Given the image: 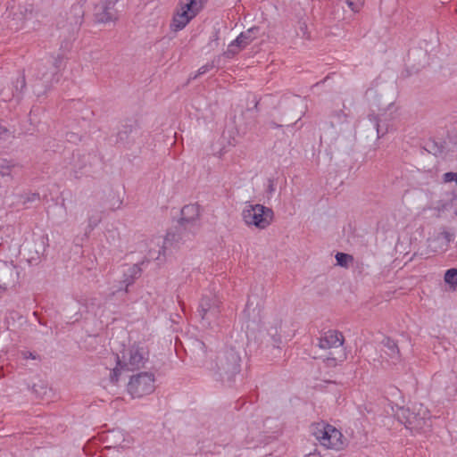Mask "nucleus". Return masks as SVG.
Instances as JSON below:
<instances>
[{
    "mask_svg": "<svg viewBox=\"0 0 457 457\" xmlns=\"http://www.w3.org/2000/svg\"><path fill=\"white\" fill-rule=\"evenodd\" d=\"M241 363L240 353L235 347H228L217 353L209 370L217 381L230 386L241 372Z\"/></svg>",
    "mask_w": 457,
    "mask_h": 457,
    "instance_id": "obj_1",
    "label": "nucleus"
},
{
    "mask_svg": "<svg viewBox=\"0 0 457 457\" xmlns=\"http://www.w3.org/2000/svg\"><path fill=\"white\" fill-rule=\"evenodd\" d=\"M114 360L116 367L110 370L109 375L112 383L118 382L123 370H135L145 368L149 360V351L144 345L134 344L123 349L121 355L115 354Z\"/></svg>",
    "mask_w": 457,
    "mask_h": 457,
    "instance_id": "obj_2",
    "label": "nucleus"
},
{
    "mask_svg": "<svg viewBox=\"0 0 457 457\" xmlns=\"http://www.w3.org/2000/svg\"><path fill=\"white\" fill-rule=\"evenodd\" d=\"M208 0H179L173 14L170 29L182 30L204 7Z\"/></svg>",
    "mask_w": 457,
    "mask_h": 457,
    "instance_id": "obj_3",
    "label": "nucleus"
},
{
    "mask_svg": "<svg viewBox=\"0 0 457 457\" xmlns=\"http://www.w3.org/2000/svg\"><path fill=\"white\" fill-rule=\"evenodd\" d=\"M242 218L247 226L265 229L273 222L274 212L260 204H249L243 210Z\"/></svg>",
    "mask_w": 457,
    "mask_h": 457,
    "instance_id": "obj_4",
    "label": "nucleus"
},
{
    "mask_svg": "<svg viewBox=\"0 0 457 457\" xmlns=\"http://www.w3.org/2000/svg\"><path fill=\"white\" fill-rule=\"evenodd\" d=\"M154 375L150 372H140L130 378L128 392L133 398H141L154 391Z\"/></svg>",
    "mask_w": 457,
    "mask_h": 457,
    "instance_id": "obj_5",
    "label": "nucleus"
},
{
    "mask_svg": "<svg viewBox=\"0 0 457 457\" xmlns=\"http://www.w3.org/2000/svg\"><path fill=\"white\" fill-rule=\"evenodd\" d=\"M222 311V301L216 295H204L202 296L198 312L203 320L218 319Z\"/></svg>",
    "mask_w": 457,
    "mask_h": 457,
    "instance_id": "obj_6",
    "label": "nucleus"
},
{
    "mask_svg": "<svg viewBox=\"0 0 457 457\" xmlns=\"http://www.w3.org/2000/svg\"><path fill=\"white\" fill-rule=\"evenodd\" d=\"M118 0H97L94 6V16L98 23H106L116 19L115 4Z\"/></svg>",
    "mask_w": 457,
    "mask_h": 457,
    "instance_id": "obj_7",
    "label": "nucleus"
},
{
    "mask_svg": "<svg viewBox=\"0 0 457 457\" xmlns=\"http://www.w3.org/2000/svg\"><path fill=\"white\" fill-rule=\"evenodd\" d=\"M30 70L36 79L43 81L45 87H49L59 81L45 59L33 62Z\"/></svg>",
    "mask_w": 457,
    "mask_h": 457,
    "instance_id": "obj_8",
    "label": "nucleus"
},
{
    "mask_svg": "<svg viewBox=\"0 0 457 457\" xmlns=\"http://www.w3.org/2000/svg\"><path fill=\"white\" fill-rule=\"evenodd\" d=\"M427 411H424L423 416L420 413H415L410 409H402L397 414L399 421L407 428L411 429H421L427 425Z\"/></svg>",
    "mask_w": 457,
    "mask_h": 457,
    "instance_id": "obj_9",
    "label": "nucleus"
},
{
    "mask_svg": "<svg viewBox=\"0 0 457 457\" xmlns=\"http://www.w3.org/2000/svg\"><path fill=\"white\" fill-rule=\"evenodd\" d=\"M345 337L338 330H328L324 332L319 338L318 346L320 349H332L342 347Z\"/></svg>",
    "mask_w": 457,
    "mask_h": 457,
    "instance_id": "obj_10",
    "label": "nucleus"
},
{
    "mask_svg": "<svg viewBox=\"0 0 457 457\" xmlns=\"http://www.w3.org/2000/svg\"><path fill=\"white\" fill-rule=\"evenodd\" d=\"M181 217H180V224L185 228L189 226L197 225L200 215H201V207L197 204H190L185 205L181 209Z\"/></svg>",
    "mask_w": 457,
    "mask_h": 457,
    "instance_id": "obj_11",
    "label": "nucleus"
},
{
    "mask_svg": "<svg viewBox=\"0 0 457 457\" xmlns=\"http://www.w3.org/2000/svg\"><path fill=\"white\" fill-rule=\"evenodd\" d=\"M145 263L143 261L140 263H136L129 266L123 273L122 279L120 280L121 287L120 290H124V292H129V287L132 286L136 280L141 276L142 269L141 265Z\"/></svg>",
    "mask_w": 457,
    "mask_h": 457,
    "instance_id": "obj_12",
    "label": "nucleus"
},
{
    "mask_svg": "<svg viewBox=\"0 0 457 457\" xmlns=\"http://www.w3.org/2000/svg\"><path fill=\"white\" fill-rule=\"evenodd\" d=\"M22 165L12 159H0V178L4 182L12 181L18 170H21Z\"/></svg>",
    "mask_w": 457,
    "mask_h": 457,
    "instance_id": "obj_13",
    "label": "nucleus"
},
{
    "mask_svg": "<svg viewBox=\"0 0 457 457\" xmlns=\"http://www.w3.org/2000/svg\"><path fill=\"white\" fill-rule=\"evenodd\" d=\"M382 345L386 348L384 351L385 354L387 355L393 364H396L402 361L400 349L395 340L386 337L382 340Z\"/></svg>",
    "mask_w": 457,
    "mask_h": 457,
    "instance_id": "obj_14",
    "label": "nucleus"
},
{
    "mask_svg": "<svg viewBox=\"0 0 457 457\" xmlns=\"http://www.w3.org/2000/svg\"><path fill=\"white\" fill-rule=\"evenodd\" d=\"M177 235L173 232H168L165 236V237L162 240V245L158 250V253H156L155 251H153L152 249L148 252V257L152 260H162L161 256L162 255L165 257L166 250L169 249L173 245V243L177 241Z\"/></svg>",
    "mask_w": 457,
    "mask_h": 457,
    "instance_id": "obj_15",
    "label": "nucleus"
},
{
    "mask_svg": "<svg viewBox=\"0 0 457 457\" xmlns=\"http://www.w3.org/2000/svg\"><path fill=\"white\" fill-rule=\"evenodd\" d=\"M329 427L332 426L324 422H320L313 424L311 428V432L313 436L325 448H327V441L329 439L330 431L328 429Z\"/></svg>",
    "mask_w": 457,
    "mask_h": 457,
    "instance_id": "obj_16",
    "label": "nucleus"
},
{
    "mask_svg": "<svg viewBox=\"0 0 457 457\" xmlns=\"http://www.w3.org/2000/svg\"><path fill=\"white\" fill-rule=\"evenodd\" d=\"M26 88V79L24 73H21L19 77L12 82V94L3 98L4 101L8 102L15 98L20 101L22 97L23 91Z\"/></svg>",
    "mask_w": 457,
    "mask_h": 457,
    "instance_id": "obj_17",
    "label": "nucleus"
},
{
    "mask_svg": "<svg viewBox=\"0 0 457 457\" xmlns=\"http://www.w3.org/2000/svg\"><path fill=\"white\" fill-rule=\"evenodd\" d=\"M258 31L259 28L253 26L248 29L246 31L241 32L235 39V43L240 44L241 47L245 48L257 37Z\"/></svg>",
    "mask_w": 457,
    "mask_h": 457,
    "instance_id": "obj_18",
    "label": "nucleus"
},
{
    "mask_svg": "<svg viewBox=\"0 0 457 457\" xmlns=\"http://www.w3.org/2000/svg\"><path fill=\"white\" fill-rule=\"evenodd\" d=\"M330 431L329 439L327 441V449L340 450L344 446L342 433L335 427L328 428Z\"/></svg>",
    "mask_w": 457,
    "mask_h": 457,
    "instance_id": "obj_19",
    "label": "nucleus"
},
{
    "mask_svg": "<svg viewBox=\"0 0 457 457\" xmlns=\"http://www.w3.org/2000/svg\"><path fill=\"white\" fill-rule=\"evenodd\" d=\"M47 64L50 66L53 71V74H54L58 80L61 77V71L64 69V56L62 54H57L55 56H50L45 59Z\"/></svg>",
    "mask_w": 457,
    "mask_h": 457,
    "instance_id": "obj_20",
    "label": "nucleus"
},
{
    "mask_svg": "<svg viewBox=\"0 0 457 457\" xmlns=\"http://www.w3.org/2000/svg\"><path fill=\"white\" fill-rule=\"evenodd\" d=\"M19 12L24 20H31L37 17L38 10L32 3H24L19 5Z\"/></svg>",
    "mask_w": 457,
    "mask_h": 457,
    "instance_id": "obj_21",
    "label": "nucleus"
},
{
    "mask_svg": "<svg viewBox=\"0 0 457 457\" xmlns=\"http://www.w3.org/2000/svg\"><path fill=\"white\" fill-rule=\"evenodd\" d=\"M339 353H340L339 355L337 357L331 356V355L328 356L324 360L326 366L336 367L338 363L343 362L346 358V354L342 348L340 349Z\"/></svg>",
    "mask_w": 457,
    "mask_h": 457,
    "instance_id": "obj_22",
    "label": "nucleus"
},
{
    "mask_svg": "<svg viewBox=\"0 0 457 457\" xmlns=\"http://www.w3.org/2000/svg\"><path fill=\"white\" fill-rule=\"evenodd\" d=\"M245 47H241L240 44L235 43V39L228 45V49L224 52V56L230 59L241 52Z\"/></svg>",
    "mask_w": 457,
    "mask_h": 457,
    "instance_id": "obj_23",
    "label": "nucleus"
},
{
    "mask_svg": "<svg viewBox=\"0 0 457 457\" xmlns=\"http://www.w3.org/2000/svg\"><path fill=\"white\" fill-rule=\"evenodd\" d=\"M445 282L453 287H457V269H449L445 273Z\"/></svg>",
    "mask_w": 457,
    "mask_h": 457,
    "instance_id": "obj_24",
    "label": "nucleus"
},
{
    "mask_svg": "<svg viewBox=\"0 0 457 457\" xmlns=\"http://www.w3.org/2000/svg\"><path fill=\"white\" fill-rule=\"evenodd\" d=\"M281 327V321L276 320L274 326L268 328L269 335L272 337L274 343L280 342L279 329Z\"/></svg>",
    "mask_w": 457,
    "mask_h": 457,
    "instance_id": "obj_25",
    "label": "nucleus"
},
{
    "mask_svg": "<svg viewBox=\"0 0 457 457\" xmlns=\"http://www.w3.org/2000/svg\"><path fill=\"white\" fill-rule=\"evenodd\" d=\"M336 260L338 265L342 267H346L349 262H352L353 260V256L345 253H337L336 254Z\"/></svg>",
    "mask_w": 457,
    "mask_h": 457,
    "instance_id": "obj_26",
    "label": "nucleus"
},
{
    "mask_svg": "<svg viewBox=\"0 0 457 457\" xmlns=\"http://www.w3.org/2000/svg\"><path fill=\"white\" fill-rule=\"evenodd\" d=\"M453 238L454 235L446 229L442 230L437 235V239L443 240L446 246L453 240Z\"/></svg>",
    "mask_w": 457,
    "mask_h": 457,
    "instance_id": "obj_27",
    "label": "nucleus"
},
{
    "mask_svg": "<svg viewBox=\"0 0 457 457\" xmlns=\"http://www.w3.org/2000/svg\"><path fill=\"white\" fill-rule=\"evenodd\" d=\"M348 7L353 12H358L364 4V0H345Z\"/></svg>",
    "mask_w": 457,
    "mask_h": 457,
    "instance_id": "obj_28",
    "label": "nucleus"
},
{
    "mask_svg": "<svg viewBox=\"0 0 457 457\" xmlns=\"http://www.w3.org/2000/svg\"><path fill=\"white\" fill-rule=\"evenodd\" d=\"M213 68H214V63L213 62L206 63V64L203 65L202 67H200L198 69L196 76H200V75L205 74L206 72L210 71Z\"/></svg>",
    "mask_w": 457,
    "mask_h": 457,
    "instance_id": "obj_29",
    "label": "nucleus"
},
{
    "mask_svg": "<svg viewBox=\"0 0 457 457\" xmlns=\"http://www.w3.org/2000/svg\"><path fill=\"white\" fill-rule=\"evenodd\" d=\"M456 176H457V173H455V172H452V171L446 172L443 176V180L445 183L453 182L455 180Z\"/></svg>",
    "mask_w": 457,
    "mask_h": 457,
    "instance_id": "obj_30",
    "label": "nucleus"
},
{
    "mask_svg": "<svg viewBox=\"0 0 457 457\" xmlns=\"http://www.w3.org/2000/svg\"><path fill=\"white\" fill-rule=\"evenodd\" d=\"M9 287V283L4 278V272L0 273V292H5Z\"/></svg>",
    "mask_w": 457,
    "mask_h": 457,
    "instance_id": "obj_31",
    "label": "nucleus"
},
{
    "mask_svg": "<svg viewBox=\"0 0 457 457\" xmlns=\"http://www.w3.org/2000/svg\"><path fill=\"white\" fill-rule=\"evenodd\" d=\"M370 120L374 121V123H375V127H376V129H377L378 137H383L385 135L386 131H381L380 130V126L378 124V117L377 116H372V117H370Z\"/></svg>",
    "mask_w": 457,
    "mask_h": 457,
    "instance_id": "obj_32",
    "label": "nucleus"
},
{
    "mask_svg": "<svg viewBox=\"0 0 457 457\" xmlns=\"http://www.w3.org/2000/svg\"><path fill=\"white\" fill-rule=\"evenodd\" d=\"M101 221V217L98 216V217H89L88 218V227L93 229L95 228L98 223Z\"/></svg>",
    "mask_w": 457,
    "mask_h": 457,
    "instance_id": "obj_33",
    "label": "nucleus"
},
{
    "mask_svg": "<svg viewBox=\"0 0 457 457\" xmlns=\"http://www.w3.org/2000/svg\"><path fill=\"white\" fill-rule=\"evenodd\" d=\"M333 116L337 118L340 120H345L347 118V115L342 110L334 112Z\"/></svg>",
    "mask_w": 457,
    "mask_h": 457,
    "instance_id": "obj_34",
    "label": "nucleus"
},
{
    "mask_svg": "<svg viewBox=\"0 0 457 457\" xmlns=\"http://www.w3.org/2000/svg\"><path fill=\"white\" fill-rule=\"evenodd\" d=\"M23 356L25 359H33V360L36 359V355L30 352H24Z\"/></svg>",
    "mask_w": 457,
    "mask_h": 457,
    "instance_id": "obj_35",
    "label": "nucleus"
},
{
    "mask_svg": "<svg viewBox=\"0 0 457 457\" xmlns=\"http://www.w3.org/2000/svg\"><path fill=\"white\" fill-rule=\"evenodd\" d=\"M305 457H321V455L317 451H314V452L310 453L309 454L305 455Z\"/></svg>",
    "mask_w": 457,
    "mask_h": 457,
    "instance_id": "obj_36",
    "label": "nucleus"
},
{
    "mask_svg": "<svg viewBox=\"0 0 457 457\" xmlns=\"http://www.w3.org/2000/svg\"><path fill=\"white\" fill-rule=\"evenodd\" d=\"M84 165H85V164H83V165H79V166L78 167V169H79V170H81V169L83 168V166H84ZM72 169H73V170H74L75 174H77L78 170H77V165H76V164H74V165H73V168H72Z\"/></svg>",
    "mask_w": 457,
    "mask_h": 457,
    "instance_id": "obj_37",
    "label": "nucleus"
},
{
    "mask_svg": "<svg viewBox=\"0 0 457 457\" xmlns=\"http://www.w3.org/2000/svg\"><path fill=\"white\" fill-rule=\"evenodd\" d=\"M76 157L78 159H79L80 155L79 154H73V155H72L73 160H75Z\"/></svg>",
    "mask_w": 457,
    "mask_h": 457,
    "instance_id": "obj_38",
    "label": "nucleus"
},
{
    "mask_svg": "<svg viewBox=\"0 0 457 457\" xmlns=\"http://www.w3.org/2000/svg\"><path fill=\"white\" fill-rule=\"evenodd\" d=\"M270 191H273V186L270 185Z\"/></svg>",
    "mask_w": 457,
    "mask_h": 457,
    "instance_id": "obj_39",
    "label": "nucleus"
}]
</instances>
